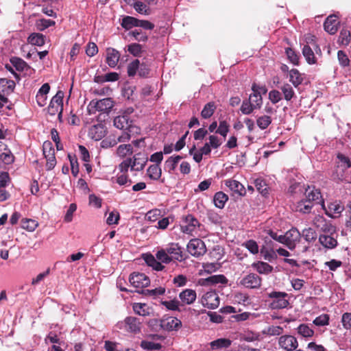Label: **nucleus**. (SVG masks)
Wrapping results in <instances>:
<instances>
[{
	"label": "nucleus",
	"mask_w": 351,
	"mask_h": 351,
	"mask_svg": "<svg viewBox=\"0 0 351 351\" xmlns=\"http://www.w3.org/2000/svg\"><path fill=\"white\" fill-rule=\"evenodd\" d=\"M305 199L297 203L296 210L303 213H309L315 204H322L324 208V202L320 191L315 186H308L305 190Z\"/></svg>",
	"instance_id": "nucleus-1"
},
{
	"label": "nucleus",
	"mask_w": 351,
	"mask_h": 351,
	"mask_svg": "<svg viewBox=\"0 0 351 351\" xmlns=\"http://www.w3.org/2000/svg\"><path fill=\"white\" fill-rule=\"evenodd\" d=\"M267 295L269 298L271 299L269 306L271 309H281L287 308L289 305V301L287 299L288 294L282 291H271L267 293Z\"/></svg>",
	"instance_id": "nucleus-2"
},
{
	"label": "nucleus",
	"mask_w": 351,
	"mask_h": 351,
	"mask_svg": "<svg viewBox=\"0 0 351 351\" xmlns=\"http://www.w3.org/2000/svg\"><path fill=\"white\" fill-rule=\"evenodd\" d=\"M113 106L112 99L107 97L100 100H92L88 105L87 110L89 114H95L97 111L108 112Z\"/></svg>",
	"instance_id": "nucleus-3"
},
{
	"label": "nucleus",
	"mask_w": 351,
	"mask_h": 351,
	"mask_svg": "<svg viewBox=\"0 0 351 351\" xmlns=\"http://www.w3.org/2000/svg\"><path fill=\"white\" fill-rule=\"evenodd\" d=\"M201 223L193 215H187L183 217V224L180 229L183 233L193 235L197 228H199Z\"/></svg>",
	"instance_id": "nucleus-4"
},
{
	"label": "nucleus",
	"mask_w": 351,
	"mask_h": 351,
	"mask_svg": "<svg viewBox=\"0 0 351 351\" xmlns=\"http://www.w3.org/2000/svg\"><path fill=\"white\" fill-rule=\"evenodd\" d=\"M187 251L192 256L199 257L206 252L204 242L199 239H191L187 245Z\"/></svg>",
	"instance_id": "nucleus-5"
},
{
	"label": "nucleus",
	"mask_w": 351,
	"mask_h": 351,
	"mask_svg": "<svg viewBox=\"0 0 351 351\" xmlns=\"http://www.w3.org/2000/svg\"><path fill=\"white\" fill-rule=\"evenodd\" d=\"M284 245L289 250L295 249L296 244L300 242L301 234L295 228H292L284 234Z\"/></svg>",
	"instance_id": "nucleus-6"
},
{
	"label": "nucleus",
	"mask_w": 351,
	"mask_h": 351,
	"mask_svg": "<svg viewBox=\"0 0 351 351\" xmlns=\"http://www.w3.org/2000/svg\"><path fill=\"white\" fill-rule=\"evenodd\" d=\"M239 284L248 289H258L262 285V278L257 274L250 273L244 276Z\"/></svg>",
	"instance_id": "nucleus-7"
},
{
	"label": "nucleus",
	"mask_w": 351,
	"mask_h": 351,
	"mask_svg": "<svg viewBox=\"0 0 351 351\" xmlns=\"http://www.w3.org/2000/svg\"><path fill=\"white\" fill-rule=\"evenodd\" d=\"M63 97L64 93L58 90L50 101L48 107V112L51 115H55L60 110L63 111Z\"/></svg>",
	"instance_id": "nucleus-8"
},
{
	"label": "nucleus",
	"mask_w": 351,
	"mask_h": 351,
	"mask_svg": "<svg viewBox=\"0 0 351 351\" xmlns=\"http://www.w3.org/2000/svg\"><path fill=\"white\" fill-rule=\"evenodd\" d=\"M278 345L287 351H293L298 347V342L294 336L285 335L279 338Z\"/></svg>",
	"instance_id": "nucleus-9"
},
{
	"label": "nucleus",
	"mask_w": 351,
	"mask_h": 351,
	"mask_svg": "<svg viewBox=\"0 0 351 351\" xmlns=\"http://www.w3.org/2000/svg\"><path fill=\"white\" fill-rule=\"evenodd\" d=\"M219 298L215 291L206 292L202 298V304L208 308L215 309L219 305Z\"/></svg>",
	"instance_id": "nucleus-10"
},
{
	"label": "nucleus",
	"mask_w": 351,
	"mask_h": 351,
	"mask_svg": "<svg viewBox=\"0 0 351 351\" xmlns=\"http://www.w3.org/2000/svg\"><path fill=\"white\" fill-rule=\"evenodd\" d=\"M130 282L136 288H143L149 285L150 280L143 273H133L130 276Z\"/></svg>",
	"instance_id": "nucleus-11"
},
{
	"label": "nucleus",
	"mask_w": 351,
	"mask_h": 351,
	"mask_svg": "<svg viewBox=\"0 0 351 351\" xmlns=\"http://www.w3.org/2000/svg\"><path fill=\"white\" fill-rule=\"evenodd\" d=\"M315 224L320 228V230L323 232L322 234H333L336 232V228L323 217H316Z\"/></svg>",
	"instance_id": "nucleus-12"
},
{
	"label": "nucleus",
	"mask_w": 351,
	"mask_h": 351,
	"mask_svg": "<svg viewBox=\"0 0 351 351\" xmlns=\"http://www.w3.org/2000/svg\"><path fill=\"white\" fill-rule=\"evenodd\" d=\"M125 328L128 332L137 333L141 332V324L139 318L135 317H127L124 319Z\"/></svg>",
	"instance_id": "nucleus-13"
},
{
	"label": "nucleus",
	"mask_w": 351,
	"mask_h": 351,
	"mask_svg": "<svg viewBox=\"0 0 351 351\" xmlns=\"http://www.w3.org/2000/svg\"><path fill=\"white\" fill-rule=\"evenodd\" d=\"M326 210V214L330 217H336L337 215H340L345 209L344 206L340 201H333L328 204L327 208H323Z\"/></svg>",
	"instance_id": "nucleus-14"
},
{
	"label": "nucleus",
	"mask_w": 351,
	"mask_h": 351,
	"mask_svg": "<svg viewBox=\"0 0 351 351\" xmlns=\"http://www.w3.org/2000/svg\"><path fill=\"white\" fill-rule=\"evenodd\" d=\"M169 256L171 261H182L185 259L181 247L178 243H171L167 248Z\"/></svg>",
	"instance_id": "nucleus-15"
},
{
	"label": "nucleus",
	"mask_w": 351,
	"mask_h": 351,
	"mask_svg": "<svg viewBox=\"0 0 351 351\" xmlns=\"http://www.w3.org/2000/svg\"><path fill=\"white\" fill-rule=\"evenodd\" d=\"M224 184L231 191L240 196H243L246 193V191L243 185L237 180L228 179L224 181Z\"/></svg>",
	"instance_id": "nucleus-16"
},
{
	"label": "nucleus",
	"mask_w": 351,
	"mask_h": 351,
	"mask_svg": "<svg viewBox=\"0 0 351 351\" xmlns=\"http://www.w3.org/2000/svg\"><path fill=\"white\" fill-rule=\"evenodd\" d=\"M161 326L168 331L178 330L182 326V322L176 317H170L162 321Z\"/></svg>",
	"instance_id": "nucleus-17"
},
{
	"label": "nucleus",
	"mask_w": 351,
	"mask_h": 351,
	"mask_svg": "<svg viewBox=\"0 0 351 351\" xmlns=\"http://www.w3.org/2000/svg\"><path fill=\"white\" fill-rule=\"evenodd\" d=\"M131 123L128 114L119 115L114 119V125L119 130H129L131 132Z\"/></svg>",
	"instance_id": "nucleus-18"
},
{
	"label": "nucleus",
	"mask_w": 351,
	"mask_h": 351,
	"mask_svg": "<svg viewBox=\"0 0 351 351\" xmlns=\"http://www.w3.org/2000/svg\"><path fill=\"white\" fill-rule=\"evenodd\" d=\"M253 93L250 95L249 99L255 109H260L263 105V97L261 91L257 90V84L254 83L252 86Z\"/></svg>",
	"instance_id": "nucleus-19"
},
{
	"label": "nucleus",
	"mask_w": 351,
	"mask_h": 351,
	"mask_svg": "<svg viewBox=\"0 0 351 351\" xmlns=\"http://www.w3.org/2000/svg\"><path fill=\"white\" fill-rule=\"evenodd\" d=\"M337 167L341 168V172L340 173V174L337 173V178L339 179L340 177L343 176L345 170L351 167V160L348 156H345L341 153L337 154Z\"/></svg>",
	"instance_id": "nucleus-20"
},
{
	"label": "nucleus",
	"mask_w": 351,
	"mask_h": 351,
	"mask_svg": "<svg viewBox=\"0 0 351 351\" xmlns=\"http://www.w3.org/2000/svg\"><path fill=\"white\" fill-rule=\"evenodd\" d=\"M333 234H319V242L325 248L331 250L337 247V240L333 237Z\"/></svg>",
	"instance_id": "nucleus-21"
},
{
	"label": "nucleus",
	"mask_w": 351,
	"mask_h": 351,
	"mask_svg": "<svg viewBox=\"0 0 351 351\" xmlns=\"http://www.w3.org/2000/svg\"><path fill=\"white\" fill-rule=\"evenodd\" d=\"M339 22L335 15H330L328 16L324 21V29L330 34H335L338 29Z\"/></svg>",
	"instance_id": "nucleus-22"
},
{
	"label": "nucleus",
	"mask_w": 351,
	"mask_h": 351,
	"mask_svg": "<svg viewBox=\"0 0 351 351\" xmlns=\"http://www.w3.org/2000/svg\"><path fill=\"white\" fill-rule=\"evenodd\" d=\"M121 54L120 53L113 48H108L106 50V63L109 66L114 68L117 66Z\"/></svg>",
	"instance_id": "nucleus-23"
},
{
	"label": "nucleus",
	"mask_w": 351,
	"mask_h": 351,
	"mask_svg": "<svg viewBox=\"0 0 351 351\" xmlns=\"http://www.w3.org/2000/svg\"><path fill=\"white\" fill-rule=\"evenodd\" d=\"M132 170L141 171L147 162V158L141 153L136 154L132 160Z\"/></svg>",
	"instance_id": "nucleus-24"
},
{
	"label": "nucleus",
	"mask_w": 351,
	"mask_h": 351,
	"mask_svg": "<svg viewBox=\"0 0 351 351\" xmlns=\"http://www.w3.org/2000/svg\"><path fill=\"white\" fill-rule=\"evenodd\" d=\"M179 298L182 303L185 304H191L195 301L197 295L195 291L186 289L179 294Z\"/></svg>",
	"instance_id": "nucleus-25"
},
{
	"label": "nucleus",
	"mask_w": 351,
	"mask_h": 351,
	"mask_svg": "<svg viewBox=\"0 0 351 351\" xmlns=\"http://www.w3.org/2000/svg\"><path fill=\"white\" fill-rule=\"evenodd\" d=\"M201 280L202 281L201 285L204 286L213 285L219 283L226 284L228 282L226 277L222 274L211 276L207 278L202 279Z\"/></svg>",
	"instance_id": "nucleus-26"
},
{
	"label": "nucleus",
	"mask_w": 351,
	"mask_h": 351,
	"mask_svg": "<svg viewBox=\"0 0 351 351\" xmlns=\"http://www.w3.org/2000/svg\"><path fill=\"white\" fill-rule=\"evenodd\" d=\"M143 259L148 266L152 267L156 271H162L165 268V267L162 265L159 261L156 258L151 254H146L143 255Z\"/></svg>",
	"instance_id": "nucleus-27"
},
{
	"label": "nucleus",
	"mask_w": 351,
	"mask_h": 351,
	"mask_svg": "<svg viewBox=\"0 0 351 351\" xmlns=\"http://www.w3.org/2000/svg\"><path fill=\"white\" fill-rule=\"evenodd\" d=\"M16 84L14 81L6 78L0 79V91L5 94H10L14 92Z\"/></svg>",
	"instance_id": "nucleus-28"
},
{
	"label": "nucleus",
	"mask_w": 351,
	"mask_h": 351,
	"mask_svg": "<svg viewBox=\"0 0 351 351\" xmlns=\"http://www.w3.org/2000/svg\"><path fill=\"white\" fill-rule=\"evenodd\" d=\"M232 344V341L226 338H220L210 343L212 350H221L223 348H228Z\"/></svg>",
	"instance_id": "nucleus-29"
},
{
	"label": "nucleus",
	"mask_w": 351,
	"mask_h": 351,
	"mask_svg": "<svg viewBox=\"0 0 351 351\" xmlns=\"http://www.w3.org/2000/svg\"><path fill=\"white\" fill-rule=\"evenodd\" d=\"M304 81L302 75L296 69H292L289 71V82L295 88L298 87Z\"/></svg>",
	"instance_id": "nucleus-30"
},
{
	"label": "nucleus",
	"mask_w": 351,
	"mask_h": 351,
	"mask_svg": "<svg viewBox=\"0 0 351 351\" xmlns=\"http://www.w3.org/2000/svg\"><path fill=\"white\" fill-rule=\"evenodd\" d=\"M182 158L183 157L179 155L169 157L165 162V170L169 173H172Z\"/></svg>",
	"instance_id": "nucleus-31"
},
{
	"label": "nucleus",
	"mask_w": 351,
	"mask_h": 351,
	"mask_svg": "<svg viewBox=\"0 0 351 351\" xmlns=\"http://www.w3.org/2000/svg\"><path fill=\"white\" fill-rule=\"evenodd\" d=\"M27 41L32 45L41 47L45 43V36L40 33H32L28 36Z\"/></svg>",
	"instance_id": "nucleus-32"
},
{
	"label": "nucleus",
	"mask_w": 351,
	"mask_h": 351,
	"mask_svg": "<svg viewBox=\"0 0 351 351\" xmlns=\"http://www.w3.org/2000/svg\"><path fill=\"white\" fill-rule=\"evenodd\" d=\"M217 109V106L214 101H210L207 103L203 108L201 112V117L207 119L210 118L215 113Z\"/></svg>",
	"instance_id": "nucleus-33"
},
{
	"label": "nucleus",
	"mask_w": 351,
	"mask_h": 351,
	"mask_svg": "<svg viewBox=\"0 0 351 351\" xmlns=\"http://www.w3.org/2000/svg\"><path fill=\"white\" fill-rule=\"evenodd\" d=\"M147 174L151 180H158L162 176L160 165L158 164L150 165L147 170Z\"/></svg>",
	"instance_id": "nucleus-34"
},
{
	"label": "nucleus",
	"mask_w": 351,
	"mask_h": 351,
	"mask_svg": "<svg viewBox=\"0 0 351 351\" xmlns=\"http://www.w3.org/2000/svg\"><path fill=\"white\" fill-rule=\"evenodd\" d=\"M302 54L308 64H314L317 63V58L312 48L309 45H305L303 47Z\"/></svg>",
	"instance_id": "nucleus-35"
},
{
	"label": "nucleus",
	"mask_w": 351,
	"mask_h": 351,
	"mask_svg": "<svg viewBox=\"0 0 351 351\" xmlns=\"http://www.w3.org/2000/svg\"><path fill=\"white\" fill-rule=\"evenodd\" d=\"M91 138L95 141L101 140L105 135L104 128L101 125H95L91 127L89 131Z\"/></svg>",
	"instance_id": "nucleus-36"
},
{
	"label": "nucleus",
	"mask_w": 351,
	"mask_h": 351,
	"mask_svg": "<svg viewBox=\"0 0 351 351\" xmlns=\"http://www.w3.org/2000/svg\"><path fill=\"white\" fill-rule=\"evenodd\" d=\"M228 200V196L222 191L217 192L213 197L214 204L219 208H223Z\"/></svg>",
	"instance_id": "nucleus-37"
},
{
	"label": "nucleus",
	"mask_w": 351,
	"mask_h": 351,
	"mask_svg": "<svg viewBox=\"0 0 351 351\" xmlns=\"http://www.w3.org/2000/svg\"><path fill=\"white\" fill-rule=\"evenodd\" d=\"M138 19L134 18L130 16H125L122 19V21L121 23V25L123 28L126 30H129L132 27H137L138 25Z\"/></svg>",
	"instance_id": "nucleus-38"
},
{
	"label": "nucleus",
	"mask_w": 351,
	"mask_h": 351,
	"mask_svg": "<svg viewBox=\"0 0 351 351\" xmlns=\"http://www.w3.org/2000/svg\"><path fill=\"white\" fill-rule=\"evenodd\" d=\"M132 153L133 147L131 144L120 145L116 150L117 155L121 158H124L127 155H131Z\"/></svg>",
	"instance_id": "nucleus-39"
},
{
	"label": "nucleus",
	"mask_w": 351,
	"mask_h": 351,
	"mask_svg": "<svg viewBox=\"0 0 351 351\" xmlns=\"http://www.w3.org/2000/svg\"><path fill=\"white\" fill-rule=\"evenodd\" d=\"M280 90L283 94L284 99L287 101H291L295 96L293 87L288 83H285L280 87Z\"/></svg>",
	"instance_id": "nucleus-40"
},
{
	"label": "nucleus",
	"mask_w": 351,
	"mask_h": 351,
	"mask_svg": "<svg viewBox=\"0 0 351 351\" xmlns=\"http://www.w3.org/2000/svg\"><path fill=\"white\" fill-rule=\"evenodd\" d=\"M298 333L305 338L311 337L314 335V330L307 324H301L297 328Z\"/></svg>",
	"instance_id": "nucleus-41"
},
{
	"label": "nucleus",
	"mask_w": 351,
	"mask_h": 351,
	"mask_svg": "<svg viewBox=\"0 0 351 351\" xmlns=\"http://www.w3.org/2000/svg\"><path fill=\"white\" fill-rule=\"evenodd\" d=\"M253 266L259 274H268L273 270V267L265 262H258Z\"/></svg>",
	"instance_id": "nucleus-42"
},
{
	"label": "nucleus",
	"mask_w": 351,
	"mask_h": 351,
	"mask_svg": "<svg viewBox=\"0 0 351 351\" xmlns=\"http://www.w3.org/2000/svg\"><path fill=\"white\" fill-rule=\"evenodd\" d=\"M133 310L135 313L143 317L150 315L149 308L145 304L135 303L133 305Z\"/></svg>",
	"instance_id": "nucleus-43"
},
{
	"label": "nucleus",
	"mask_w": 351,
	"mask_h": 351,
	"mask_svg": "<svg viewBox=\"0 0 351 351\" xmlns=\"http://www.w3.org/2000/svg\"><path fill=\"white\" fill-rule=\"evenodd\" d=\"M303 237L308 243H311L317 239V233L315 230L311 228H305L302 230L301 237Z\"/></svg>",
	"instance_id": "nucleus-44"
},
{
	"label": "nucleus",
	"mask_w": 351,
	"mask_h": 351,
	"mask_svg": "<svg viewBox=\"0 0 351 351\" xmlns=\"http://www.w3.org/2000/svg\"><path fill=\"white\" fill-rule=\"evenodd\" d=\"M10 63L19 71H23L25 69L29 68L26 62L18 57H12L10 59Z\"/></svg>",
	"instance_id": "nucleus-45"
},
{
	"label": "nucleus",
	"mask_w": 351,
	"mask_h": 351,
	"mask_svg": "<svg viewBox=\"0 0 351 351\" xmlns=\"http://www.w3.org/2000/svg\"><path fill=\"white\" fill-rule=\"evenodd\" d=\"M271 117L268 115L258 117L256 119V124L261 130H265L271 123Z\"/></svg>",
	"instance_id": "nucleus-46"
},
{
	"label": "nucleus",
	"mask_w": 351,
	"mask_h": 351,
	"mask_svg": "<svg viewBox=\"0 0 351 351\" xmlns=\"http://www.w3.org/2000/svg\"><path fill=\"white\" fill-rule=\"evenodd\" d=\"M128 51L134 57H140L143 51V46L138 43H132L128 45Z\"/></svg>",
	"instance_id": "nucleus-47"
},
{
	"label": "nucleus",
	"mask_w": 351,
	"mask_h": 351,
	"mask_svg": "<svg viewBox=\"0 0 351 351\" xmlns=\"http://www.w3.org/2000/svg\"><path fill=\"white\" fill-rule=\"evenodd\" d=\"M38 226L36 220L31 219H23L21 220V227L29 232H33Z\"/></svg>",
	"instance_id": "nucleus-48"
},
{
	"label": "nucleus",
	"mask_w": 351,
	"mask_h": 351,
	"mask_svg": "<svg viewBox=\"0 0 351 351\" xmlns=\"http://www.w3.org/2000/svg\"><path fill=\"white\" fill-rule=\"evenodd\" d=\"M117 137L115 136H109L103 139L100 143L101 147L108 149L115 146L117 144Z\"/></svg>",
	"instance_id": "nucleus-49"
},
{
	"label": "nucleus",
	"mask_w": 351,
	"mask_h": 351,
	"mask_svg": "<svg viewBox=\"0 0 351 351\" xmlns=\"http://www.w3.org/2000/svg\"><path fill=\"white\" fill-rule=\"evenodd\" d=\"M68 158L71 164V173L74 177H77L79 173V164L75 155L68 154Z\"/></svg>",
	"instance_id": "nucleus-50"
},
{
	"label": "nucleus",
	"mask_w": 351,
	"mask_h": 351,
	"mask_svg": "<svg viewBox=\"0 0 351 351\" xmlns=\"http://www.w3.org/2000/svg\"><path fill=\"white\" fill-rule=\"evenodd\" d=\"M351 34L349 30L342 29L340 32L338 42L343 45H348L350 42Z\"/></svg>",
	"instance_id": "nucleus-51"
},
{
	"label": "nucleus",
	"mask_w": 351,
	"mask_h": 351,
	"mask_svg": "<svg viewBox=\"0 0 351 351\" xmlns=\"http://www.w3.org/2000/svg\"><path fill=\"white\" fill-rule=\"evenodd\" d=\"M337 59L340 66L343 68L347 67L350 65V60L345 51L339 50L337 52Z\"/></svg>",
	"instance_id": "nucleus-52"
},
{
	"label": "nucleus",
	"mask_w": 351,
	"mask_h": 351,
	"mask_svg": "<svg viewBox=\"0 0 351 351\" xmlns=\"http://www.w3.org/2000/svg\"><path fill=\"white\" fill-rule=\"evenodd\" d=\"M165 292V289L164 287H160L154 289H145L142 290L141 293L152 297H156L158 295H163Z\"/></svg>",
	"instance_id": "nucleus-53"
},
{
	"label": "nucleus",
	"mask_w": 351,
	"mask_h": 351,
	"mask_svg": "<svg viewBox=\"0 0 351 351\" xmlns=\"http://www.w3.org/2000/svg\"><path fill=\"white\" fill-rule=\"evenodd\" d=\"M141 346L147 350H158L162 348V345L159 343H155L149 341H142Z\"/></svg>",
	"instance_id": "nucleus-54"
},
{
	"label": "nucleus",
	"mask_w": 351,
	"mask_h": 351,
	"mask_svg": "<svg viewBox=\"0 0 351 351\" xmlns=\"http://www.w3.org/2000/svg\"><path fill=\"white\" fill-rule=\"evenodd\" d=\"M139 68V60L136 59L128 65L127 73L129 77H134Z\"/></svg>",
	"instance_id": "nucleus-55"
},
{
	"label": "nucleus",
	"mask_w": 351,
	"mask_h": 351,
	"mask_svg": "<svg viewBox=\"0 0 351 351\" xmlns=\"http://www.w3.org/2000/svg\"><path fill=\"white\" fill-rule=\"evenodd\" d=\"M330 316L328 314H322L317 317L313 322L317 326H324L329 324Z\"/></svg>",
	"instance_id": "nucleus-56"
},
{
	"label": "nucleus",
	"mask_w": 351,
	"mask_h": 351,
	"mask_svg": "<svg viewBox=\"0 0 351 351\" xmlns=\"http://www.w3.org/2000/svg\"><path fill=\"white\" fill-rule=\"evenodd\" d=\"M240 110L243 114H250L255 108L252 106L251 101L247 99L243 101Z\"/></svg>",
	"instance_id": "nucleus-57"
},
{
	"label": "nucleus",
	"mask_w": 351,
	"mask_h": 351,
	"mask_svg": "<svg viewBox=\"0 0 351 351\" xmlns=\"http://www.w3.org/2000/svg\"><path fill=\"white\" fill-rule=\"evenodd\" d=\"M156 258L160 262L164 263H169L171 261L167 251L164 249H161L156 254Z\"/></svg>",
	"instance_id": "nucleus-58"
},
{
	"label": "nucleus",
	"mask_w": 351,
	"mask_h": 351,
	"mask_svg": "<svg viewBox=\"0 0 351 351\" xmlns=\"http://www.w3.org/2000/svg\"><path fill=\"white\" fill-rule=\"evenodd\" d=\"M56 24L54 21L51 19H42L37 21L36 25L39 30L43 31Z\"/></svg>",
	"instance_id": "nucleus-59"
},
{
	"label": "nucleus",
	"mask_w": 351,
	"mask_h": 351,
	"mask_svg": "<svg viewBox=\"0 0 351 351\" xmlns=\"http://www.w3.org/2000/svg\"><path fill=\"white\" fill-rule=\"evenodd\" d=\"M243 246L246 247L252 254H256L258 252V245L254 240L250 239L243 243Z\"/></svg>",
	"instance_id": "nucleus-60"
},
{
	"label": "nucleus",
	"mask_w": 351,
	"mask_h": 351,
	"mask_svg": "<svg viewBox=\"0 0 351 351\" xmlns=\"http://www.w3.org/2000/svg\"><path fill=\"white\" fill-rule=\"evenodd\" d=\"M230 125L226 121H221L218 128L216 130V133L226 137L229 132Z\"/></svg>",
	"instance_id": "nucleus-61"
},
{
	"label": "nucleus",
	"mask_w": 351,
	"mask_h": 351,
	"mask_svg": "<svg viewBox=\"0 0 351 351\" xmlns=\"http://www.w3.org/2000/svg\"><path fill=\"white\" fill-rule=\"evenodd\" d=\"M133 7H134V10L139 14H145V15L149 14V8L146 5V4L144 3L143 2L136 1L134 3Z\"/></svg>",
	"instance_id": "nucleus-62"
},
{
	"label": "nucleus",
	"mask_w": 351,
	"mask_h": 351,
	"mask_svg": "<svg viewBox=\"0 0 351 351\" xmlns=\"http://www.w3.org/2000/svg\"><path fill=\"white\" fill-rule=\"evenodd\" d=\"M286 54L288 57V59L295 65L299 64V56L295 53V51L291 48H287L286 49Z\"/></svg>",
	"instance_id": "nucleus-63"
},
{
	"label": "nucleus",
	"mask_w": 351,
	"mask_h": 351,
	"mask_svg": "<svg viewBox=\"0 0 351 351\" xmlns=\"http://www.w3.org/2000/svg\"><path fill=\"white\" fill-rule=\"evenodd\" d=\"M130 35H132L138 42H146L148 40V36L140 29H134L130 32Z\"/></svg>",
	"instance_id": "nucleus-64"
}]
</instances>
